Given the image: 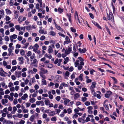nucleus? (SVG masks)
Wrapping results in <instances>:
<instances>
[{"mask_svg": "<svg viewBox=\"0 0 124 124\" xmlns=\"http://www.w3.org/2000/svg\"><path fill=\"white\" fill-rule=\"evenodd\" d=\"M107 19L108 20H110L111 21H114V18L113 15L112 13L111 12H110L108 14L107 13Z\"/></svg>", "mask_w": 124, "mask_h": 124, "instance_id": "f257e3e1", "label": "nucleus"}, {"mask_svg": "<svg viewBox=\"0 0 124 124\" xmlns=\"http://www.w3.org/2000/svg\"><path fill=\"white\" fill-rule=\"evenodd\" d=\"M40 61L41 62H43L45 65L47 63L50 62L49 61V60H46L45 57H43L41 58Z\"/></svg>", "mask_w": 124, "mask_h": 124, "instance_id": "f03ea898", "label": "nucleus"}, {"mask_svg": "<svg viewBox=\"0 0 124 124\" xmlns=\"http://www.w3.org/2000/svg\"><path fill=\"white\" fill-rule=\"evenodd\" d=\"M62 59H57L55 60L54 62V63L55 64H56L58 63L57 65L58 66L61 65V62H62Z\"/></svg>", "mask_w": 124, "mask_h": 124, "instance_id": "7ed1b4c3", "label": "nucleus"}, {"mask_svg": "<svg viewBox=\"0 0 124 124\" xmlns=\"http://www.w3.org/2000/svg\"><path fill=\"white\" fill-rule=\"evenodd\" d=\"M17 37V36L15 34H14L13 35L10 36L9 37L10 39L11 42H13V39H16Z\"/></svg>", "mask_w": 124, "mask_h": 124, "instance_id": "20e7f679", "label": "nucleus"}, {"mask_svg": "<svg viewBox=\"0 0 124 124\" xmlns=\"http://www.w3.org/2000/svg\"><path fill=\"white\" fill-rule=\"evenodd\" d=\"M65 39L66 40L64 41L63 43V44L64 45L68 44L69 43L71 42V41L70 40V39H69V37L68 36H67L66 37Z\"/></svg>", "mask_w": 124, "mask_h": 124, "instance_id": "39448f33", "label": "nucleus"}, {"mask_svg": "<svg viewBox=\"0 0 124 124\" xmlns=\"http://www.w3.org/2000/svg\"><path fill=\"white\" fill-rule=\"evenodd\" d=\"M107 93L105 94V97L107 98H109L110 96L112 94V93L110 91L107 92Z\"/></svg>", "mask_w": 124, "mask_h": 124, "instance_id": "423d86ee", "label": "nucleus"}, {"mask_svg": "<svg viewBox=\"0 0 124 124\" xmlns=\"http://www.w3.org/2000/svg\"><path fill=\"white\" fill-rule=\"evenodd\" d=\"M21 72L18 71H16L15 72V75L16 77L18 78L20 77L21 76Z\"/></svg>", "mask_w": 124, "mask_h": 124, "instance_id": "0eeeda50", "label": "nucleus"}, {"mask_svg": "<svg viewBox=\"0 0 124 124\" xmlns=\"http://www.w3.org/2000/svg\"><path fill=\"white\" fill-rule=\"evenodd\" d=\"M15 27L16 30L18 31H21L23 29V27H20L19 25H16L15 26Z\"/></svg>", "mask_w": 124, "mask_h": 124, "instance_id": "6e6552de", "label": "nucleus"}, {"mask_svg": "<svg viewBox=\"0 0 124 124\" xmlns=\"http://www.w3.org/2000/svg\"><path fill=\"white\" fill-rule=\"evenodd\" d=\"M71 48L70 47H68V49H66L65 51V53L66 54H68L70 53L71 51Z\"/></svg>", "mask_w": 124, "mask_h": 124, "instance_id": "1a4fd4ad", "label": "nucleus"}, {"mask_svg": "<svg viewBox=\"0 0 124 124\" xmlns=\"http://www.w3.org/2000/svg\"><path fill=\"white\" fill-rule=\"evenodd\" d=\"M38 62V61H37V59L35 58L31 62V64H35V67H37V64Z\"/></svg>", "mask_w": 124, "mask_h": 124, "instance_id": "9d476101", "label": "nucleus"}, {"mask_svg": "<svg viewBox=\"0 0 124 124\" xmlns=\"http://www.w3.org/2000/svg\"><path fill=\"white\" fill-rule=\"evenodd\" d=\"M4 15L5 14L4 10L2 9H1L0 10V20L2 17V16Z\"/></svg>", "mask_w": 124, "mask_h": 124, "instance_id": "9b49d317", "label": "nucleus"}, {"mask_svg": "<svg viewBox=\"0 0 124 124\" xmlns=\"http://www.w3.org/2000/svg\"><path fill=\"white\" fill-rule=\"evenodd\" d=\"M48 53L49 54L53 52V50L51 46H48Z\"/></svg>", "mask_w": 124, "mask_h": 124, "instance_id": "f8f14e48", "label": "nucleus"}, {"mask_svg": "<svg viewBox=\"0 0 124 124\" xmlns=\"http://www.w3.org/2000/svg\"><path fill=\"white\" fill-rule=\"evenodd\" d=\"M39 33L40 34H46L47 33V32L46 31H44L43 30H40L39 31Z\"/></svg>", "mask_w": 124, "mask_h": 124, "instance_id": "ddd939ff", "label": "nucleus"}, {"mask_svg": "<svg viewBox=\"0 0 124 124\" xmlns=\"http://www.w3.org/2000/svg\"><path fill=\"white\" fill-rule=\"evenodd\" d=\"M1 102L3 105H4L8 103V100L6 99H3L1 100Z\"/></svg>", "mask_w": 124, "mask_h": 124, "instance_id": "4468645a", "label": "nucleus"}, {"mask_svg": "<svg viewBox=\"0 0 124 124\" xmlns=\"http://www.w3.org/2000/svg\"><path fill=\"white\" fill-rule=\"evenodd\" d=\"M44 74L41 71L39 72V75L40 77H41L43 79H45L46 78V77L45 76Z\"/></svg>", "mask_w": 124, "mask_h": 124, "instance_id": "2eb2a0df", "label": "nucleus"}, {"mask_svg": "<svg viewBox=\"0 0 124 124\" xmlns=\"http://www.w3.org/2000/svg\"><path fill=\"white\" fill-rule=\"evenodd\" d=\"M28 97V95L26 93L24 94L21 97V99L23 100H25Z\"/></svg>", "mask_w": 124, "mask_h": 124, "instance_id": "dca6fc26", "label": "nucleus"}, {"mask_svg": "<svg viewBox=\"0 0 124 124\" xmlns=\"http://www.w3.org/2000/svg\"><path fill=\"white\" fill-rule=\"evenodd\" d=\"M17 110V108L16 107L14 106L13 108V111L11 112V113L13 114H14Z\"/></svg>", "mask_w": 124, "mask_h": 124, "instance_id": "f3484780", "label": "nucleus"}, {"mask_svg": "<svg viewBox=\"0 0 124 124\" xmlns=\"http://www.w3.org/2000/svg\"><path fill=\"white\" fill-rule=\"evenodd\" d=\"M92 22L98 28L100 29H101V27L96 22H95L94 21H92Z\"/></svg>", "mask_w": 124, "mask_h": 124, "instance_id": "a211bd4d", "label": "nucleus"}, {"mask_svg": "<svg viewBox=\"0 0 124 124\" xmlns=\"http://www.w3.org/2000/svg\"><path fill=\"white\" fill-rule=\"evenodd\" d=\"M45 79H42L41 81L42 85H46L47 84L46 82Z\"/></svg>", "mask_w": 124, "mask_h": 124, "instance_id": "6ab92c4d", "label": "nucleus"}, {"mask_svg": "<svg viewBox=\"0 0 124 124\" xmlns=\"http://www.w3.org/2000/svg\"><path fill=\"white\" fill-rule=\"evenodd\" d=\"M35 116L33 115H32L30 117L29 120L32 122H33L35 119Z\"/></svg>", "mask_w": 124, "mask_h": 124, "instance_id": "aec40b11", "label": "nucleus"}, {"mask_svg": "<svg viewBox=\"0 0 124 124\" xmlns=\"http://www.w3.org/2000/svg\"><path fill=\"white\" fill-rule=\"evenodd\" d=\"M75 97L74 99L76 100L80 96L79 94L78 93H77L74 94Z\"/></svg>", "mask_w": 124, "mask_h": 124, "instance_id": "412c9836", "label": "nucleus"}, {"mask_svg": "<svg viewBox=\"0 0 124 124\" xmlns=\"http://www.w3.org/2000/svg\"><path fill=\"white\" fill-rule=\"evenodd\" d=\"M48 68H51L53 67V65L51 64L48 63L45 65Z\"/></svg>", "mask_w": 124, "mask_h": 124, "instance_id": "4be33fe9", "label": "nucleus"}, {"mask_svg": "<svg viewBox=\"0 0 124 124\" xmlns=\"http://www.w3.org/2000/svg\"><path fill=\"white\" fill-rule=\"evenodd\" d=\"M70 101V100L68 99H66L64 101V103L65 105H66L67 103Z\"/></svg>", "mask_w": 124, "mask_h": 124, "instance_id": "5701e85b", "label": "nucleus"}, {"mask_svg": "<svg viewBox=\"0 0 124 124\" xmlns=\"http://www.w3.org/2000/svg\"><path fill=\"white\" fill-rule=\"evenodd\" d=\"M1 85L5 89H7L8 88V86L7 85H6V84L5 82H2L1 83Z\"/></svg>", "mask_w": 124, "mask_h": 124, "instance_id": "b1692460", "label": "nucleus"}, {"mask_svg": "<svg viewBox=\"0 0 124 124\" xmlns=\"http://www.w3.org/2000/svg\"><path fill=\"white\" fill-rule=\"evenodd\" d=\"M66 15H67V16H68V17L69 18V21L70 22V23H71V14H67Z\"/></svg>", "mask_w": 124, "mask_h": 124, "instance_id": "393cba45", "label": "nucleus"}, {"mask_svg": "<svg viewBox=\"0 0 124 124\" xmlns=\"http://www.w3.org/2000/svg\"><path fill=\"white\" fill-rule=\"evenodd\" d=\"M5 11L6 12V14L8 15H10L11 13V12L7 8L6 9Z\"/></svg>", "mask_w": 124, "mask_h": 124, "instance_id": "a878e982", "label": "nucleus"}, {"mask_svg": "<svg viewBox=\"0 0 124 124\" xmlns=\"http://www.w3.org/2000/svg\"><path fill=\"white\" fill-rule=\"evenodd\" d=\"M79 61L78 60H76L75 63V67H77L79 65Z\"/></svg>", "mask_w": 124, "mask_h": 124, "instance_id": "bb28decb", "label": "nucleus"}, {"mask_svg": "<svg viewBox=\"0 0 124 124\" xmlns=\"http://www.w3.org/2000/svg\"><path fill=\"white\" fill-rule=\"evenodd\" d=\"M35 101V99L33 98H31L29 100V101L31 103H34Z\"/></svg>", "mask_w": 124, "mask_h": 124, "instance_id": "cd10ccee", "label": "nucleus"}, {"mask_svg": "<svg viewBox=\"0 0 124 124\" xmlns=\"http://www.w3.org/2000/svg\"><path fill=\"white\" fill-rule=\"evenodd\" d=\"M17 69V67L15 66L12 67V69L10 71L11 72H13L14 71L16 70Z\"/></svg>", "mask_w": 124, "mask_h": 124, "instance_id": "c85d7f7f", "label": "nucleus"}, {"mask_svg": "<svg viewBox=\"0 0 124 124\" xmlns=\"http://www.w3.org/2000/svg\"><path fill=\"white\" fill-rule=\"evenodd\" d=\"M41 71L43 73L45 74V73H46L48 72V71L46 70H45V69L44 68H42L41 69Z\"/></svg>", "mask_w": 124, "mask_h": 124, "instance_id": "c756f323", "label": "nucleus"}, {"mask_svg": "<svg viewBox=\"0 0 124 124\" xmlns=\"http://www.w3.org/2000/svg\"><path fill=\"white\" fill-rule=\"evenodd\" d=\"M55 115L54 111H52L49 113V116H54Z\"/></svg>", "mask_w": 124, "mask_h": 124, "instance_id": "7c9ffc66", "label": "nucleus"}, {"mask_svg": "<svg viewBox=\"0 0 124 124\" xmlns=\"http://www.w3.org/2000/svg\"><path fill=\"white\" fill-rule=\"evenodd\" d=\"M64 61L63 63L64 64H66L69 61V58L68 57H66V58L64 59Z\"/></svg>", "mask_w": 124, "mask_h": 124, "instance_id": "2f4dec72", "label": "nucleus"}, {"mask_svg": "<svg viewBox=\"0 0 124 124\" xmlns=\"http://www.w3.org/2000/svg\"><path fill=\"white\" fill-rule=\"evenodd\" d=\"M49 34L53 36H54L55 35V33L53 31H51L49 32Z\"/></svg>", "mask_w": 124, "mask_h": 124, "instance_id": "473e14b6", "label": "nucleus"}, {"mask_svg": "<svg viewBox=\"0 0 124 124\" xmlns=\"http://www.w3.org/2000/svg\"><path fill=\"white\" fill-rule=\"evenodd\" d=\"M55 27L58 30L60 31H63V29L60 26L57 25Z\"/></svg>", "mask_w": 124, "mask_h": 124, "instance_id": "72a5a7b5", "label": "nucleus"}, {"mask_svg": "<svg viewBox=\"0 0 124 124\" xmlns=\"http://www.w3.org/2000/svg\"><path fill=\"white\" fill-rule=\"evenodd\" d=\"M6 73L3 71V72H0V75L2 77H5V74Z\"/></svg>", "mask_w": 124, "mask_h": 124, "instance_id": "f704fd0d", "label": "nucleus"}, {"mask_svg": "<svg viewBox=\"0 0 124 124\" xmlns=\"http://www.w3.org/2000/svg\"><path fill=\"white\" fill-rule=\"evenodd\" d=\"M45 104L46 105H48L50 103V102L48 100H46L45 101Z\"/></svg>", "mask_w": 124, "mask_h": 124, "instance_id": "c9c22d12", "label": "nucleus"}, {"mask_svg": "<svg viewBox=\"0 0 124 124\" xmlns=\"http://www.w3.org/2000/svg\"><path fill=\"white\" fill-rule=\"evenodd\" d=\"M23 18V16H21L19 17L18 19V21H19V23H21L22 22V20Z\"/></svg>", "mask_w": 124, "mask_h": 124, "instance_id": "e433bc0d", "label": "nucleus"}, {"mask_svg": "<svg viewBox=\"0 0 124 124\" xmlns=\"http://www.w3.org/2000/svg\"><path fill=\"white\" fill-rule=\"evenodd\" d=\"M20 53L22 55H23L25 54V51L23 49H21L20 51Z\"/></svg>", "mask_w": 124, "mask_h": 124, "instance_id": "4c0bfd02", "label": "nucleus"}, {"mask_svg": "<svg viewBox=\"0 0 124 124\" xmlns=\"http://www.w3.org/2000/svg\"><path fill=\"white\" fill-rule=\"evenodd\" d=\"M105 27L106 29V30L108 33L110 35H111V33L110 31H109V28H108L107 26L106 25H105Z\"/></svg>", "mask_w": 124, "mask_h": 124, "instance_id": "58836bf2", "label": "nucleus"}, {"mask_svg": "<svg viewBox=\"0 0 124 124\" xmlns=\"http://www.w3.org/2000/svg\"><path fill=\"white\" fill-rule=\"evenodd\" d=\"M95 85L96 83L94 82H92V85L90 87V88H91L92 89H93L95 87Z\"/></svg>", "mask_w": 124, "mask_h": 124, "instance_id": "ea45409f", "label": "nucleus"}, {"mask_svg": "<svg viewBox=\"0 0 124 124\" xmlns=\"http://www.w3.org/2000/svg\"><path fill=\"white\" fill-rule=\"evenodd\" d=\"M38 2L40 4V8L42 7V0H37Z\"/></svg>", "mask_w": 124, "mask_h": 124, "instance_id": "a19ab883", "label": "nucleus"}, {"mask_svg": "<svg viewBox=\"0 0 124 124\" xmlns=\"http://www.w3.org/2000/svg\"><path fill=\"white\" fill-rule=\"evenodd\" d=\"M26 55L28 56H31L32 53L31 51H28L26 53Z\"/></svg>", "mask_w": 124, "mask_h": 124, "instance_id": "79ce46f5", "label": "nucleus"}, {"mask_svg": "<svg viewBox=\"0 0 124 124\" xmlns=\"http://www.w3.org/2000/svg\"><path fill=\"white\" fill-rule=\"evenodd\" d=\"M23 116V115L21 114H17L16 116L19 118H21Z\"/></svg>", "mask_w": 124, "mask_h": 124, "instance_id": "37998d69", "label": "nucleus"}, {"mask_svg": "<svg viewBox=\"0 0 124 124\" xmlns=\"http://www.w3.org/2000/svg\"><path fill=\"white\" fill-rule=\"evenodd\" d=\"M87 100V98L85 97H82L81 98V101L83 102H85Z\"/></svg>", "mask_w": 124, "mask_h": 124, "instance_id": "c03bdc74", "label": "nucleus"}, {"mask_svg": "<svg viewBox=\"0 0 124 124\" xmlns=\"http://www.w3.org/2000/svg\"><path fill=\"white\" fill-rule=\"evenodd\" d=\"M67 111L68 113L69 114L71 113L72 112L71 108H68L67 110Z\"/></svg>", "mask_w": 124, "mask_h": 124, "instance_id": "a18cd8bd", "label": "nucleus"}, {"mask_svg": "<svg viewBox=\"0 0 124 124\" xmlns=\"http://www.w3.org/2000/svg\"><path fill=\"white\" fill-rule=\"evenodd\" d=\"M17 63V62L16 60H12V64L13 65H16Z\"/></svg>", "mask_w": 124, "mask_h": 124, "instance_id": "49530a36", "label": "nucleus"}, {"mask_svg": "<svg viewBox=\"0 0 124 124\" xmlns=\"http://www.w3.org/2000/svg\"><path fill=\"white\" fill-rule=\"evenodd\" d=\"M29 44V43H26L25 44H24V46L23 48H25V49H26L28 47V45Z\"/></svg>", "mask_w": 124, "mask_h": 124, "instance_id": "de8ad7c7", "label": "nucleus"}, {"mask_svg": "<svg viewBox=\"0 0 124 124\" xmlns=\"http://www.w3.org/2000/svg\"><path fill=\"white\" fill-rule=\"evenodd\" d=\"M51 120L52 121H56L57 119L56 117L54 116L52 117L51 119Z\"/></svg>", "mask_w": 124, "mask_h": 124, "instance_id": "09e8293b", "label": "nucleus"}, {"mask_svg": "<svg viewBox=\"0 0 124 124\" xmlns=\"http://www.w3.org/2000/svg\"><path fill=\"white\" fill-rule=\"evenodd\" d=\"M35 56H34V55H32L30 57L31 59L30 61L32 62V61L34 59H35Z\"/></svg>", "mask_w": 124, "mask_h": 124, "instance_id": "8fccbe9b", "label": "nucleus"}, {"mask_svg": "<svg viewBox=\"0 0 124 124\" xmlns=\"http://www.w3.org/2000/svg\"><path fill=\"white\" fill-rule=\"evenodd\" d=\"M46 39L45 36L44 35L41 36L40 38V39L41 41H43Z\"/></svg>", "mask_w": 124, "mask_h": 124, "instance_id": "3c124183", "label": "nucleus"}, {"mask_svg": "<svg viewBox=\"0 0 124 124\" xmlns=\"http://www.w3.org/2000/svg\"><path fill=\"white\" fill-rule=\"evenodd\" d=\"M47 116V114L45 113H43L42 115V117L43 118L46 119Z\"/></svg>", "mask_w": 124, "mask_h": 124, "instance_id": "603ef678", "label": "nucleus"}, {"mask_svg": "<svg viewBox=\"0 0 124 124\" xmlns=\"http://www.w3.org/2000/svg\"><path fill=\"white\" fill-rule=\"evenodd\" d=\"M85 105L86 106H88L90 104V102L89 101H86L85 102Z\"/></svg>", "mask_w": 124, "mask_h": 124, "instance_id": "864d4df0", "label": "nucleus"}, {"mask_svg": "<svg viewBox=\"0 0 124 124\" xmlns=\"http://www.w3.org/2000/svg\"><path fill=\"white\" fill-rule=\"evenodd\" d=\"M83 76V75L82 74H80L79 76V79L81 81H82L83 80V78H82Z\"/></svg>", "mask_w": 124, "mask_h": 124, "instance_id": "5fc2aeb1", "label": "nucleus"}, {"mask_svg": "<svg viewBox=\"0 0 124 124\" xmlns=\"http://www.w3.org/2000/svg\"><path fill=\"white\" fill-rule=\"evenodd\" d=\"M5 40L6 41H8L9 40V37L7 36H5L4 37Z\"/></svg>", "mask_w": 124, "mask_h": 124, "instance_id": "6e6d98bb", "label": "nucleus"}, {"mask_svg": "<svg viewBox=\"0 0 124 124\" xmlns=\"http://www.w3.org/2000/svg\"><path fill=\"white\" fill-rule=\"evenodd\" d=\"M5 20L7 21H8L11 19L8 16H6Z\"/></svg>", "mask_w": 124, "mask_h": 124, "instance_id": "4d7b16f0", "label": "nucleus"}, {"mask_svg": "<svg viewBox=\"0 0 124 124\" xmlns=\"http://www.w3.org/2000/svg\"><path fill=\"white\" fill-rule=\"evenodd\" d=\"M12 115L11 114H7V116L8 118H12Z\"/></svg>", "mask_w": 124, "mask_h": 124, "instance_id": "13d9d810", "label": "nucleus"}, {"mask_svg": "<svg viewBox=\"0 0 124 124\" xmlns=\"http://www.w3.org/2000/svg\"><path fill=\"white\" fill-rule=\"evenodd\" d=\"M19 82L18 81H16L14 83V84L15 85L17 86L19 85Z\"/></svg>", "mask_w": 124, "mask_h": 124, "instance_id": "bf43d9fd", "label": "nucleus"}, {"mask_svg": "<svg viewBox=\"0 0 124 124\" xmlns=\"http://www.w3.org/2000/svg\"><path fill=\"white\" fill-rule=\"evenodd\" d=\"M23 39V37H22L21 36H18V38H17V39L18 40L21 41V40H22Z\"/></svg>", "mask_w": 124, "mask_h": 124, "instance_id": "052dcab7", "label": "nucleus"}, {"mask_svg": "<svg viewBox=\"0 0 124 124\" xmlns=\"http://www.w3.org/2000/svg\"><path fill=\"white\" fill-rule=\"evenodd\" d=\"M29 7L30 8L32 9L34 7V5L33 4H30L29 5Z\"/></svg>", "mask_w": 124, "mask_h": 124, "instance_id": "680f3d73", "label": "nucleus"}, {"mask_svg": "<svg viewBox=\"0 0 124 124\" xmlns=\"http://www.w3.org/2000/svg\"><path fill=\"white\" fill-rule=\"evenodd\" d=\"M13 86V84L11 82H10L9 83L8 85V87L10 88L11 87H12V86Z\"/></svg>", "mask_w": 124, "mask_h": 124, "instance_id": "e2e57ef3", "label": "nucleus"}, {"mask_svg": "<svg viewBox=\"0 0 124 124\" xmlns=\"http://www.w3.org/2000/svg\"><path fill=\"white\" fill-rule=\"evenodd\" d=\"M18 60L20 61H23V58L22 57H19L18 58Z\"/></svg>", "mask_w": 124, "mask_h": 124, "instance_id": "0e129e2a", "label": "nucleus"}, {"mask_svg": "<svg viewBox=\"0 0 124 124\" xmlns=\"http://www.w3.org/2000/svg\"><path fill=\"white\" fill-rule=\"evenodd\" d=\"M58 12L60 13H62L63 11V10L61 8H58Z\"/></svg>", "mask_w": 124, "mask_h": 124, "instance_id": "69168bd1", "label": "nucleus"}, {"mask_svg": "<svg viewBox=\"0 0 124 124\" xmlns=\"http://www.w3.org/2000/svg\"><path fill=\"white\" fill-rule=\"evenodd\" d=\"M13 103L15 104H16L18 103V101L17 99L15 98L14 100Z\"/></svg>", "mask_w": 124, "mask_h": 124, "instance_id": "338daca9", "label": "nucleus"}, {"mask_svg": "<svg viewBox=\"0 0 124 124\" xmlns=\"http://www.w3.org/2000/svg\"><path fill=\"white\" fill-rule=\"evenodd\" d=\"M22 76L23 77H25L26 76V73L25 72H23L22 74Z\"/></svg>", "mask_w": 124, "mask_h": 124, "instance_id": "774afa93", "label": "nucleus"}]
</instances>
